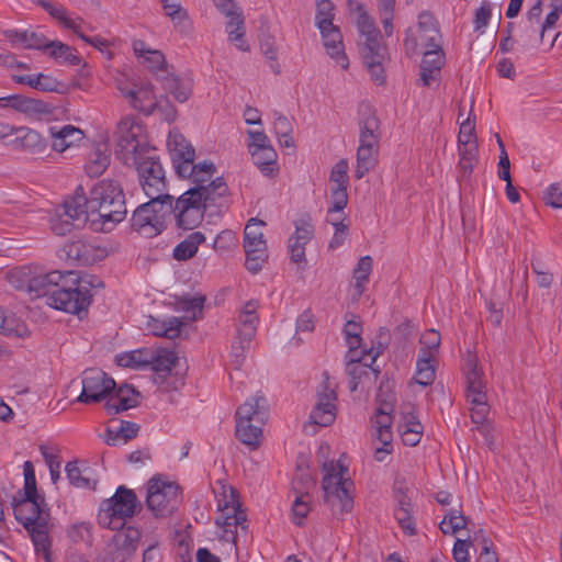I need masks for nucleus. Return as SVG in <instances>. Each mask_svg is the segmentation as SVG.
I'll return each mask as SVG.
<instances>
[{"label":"nucleus","mask_w":562,"mask_h":562,"mask_svg":"<svg viewBox=\"0 0 562 562\" xmlns=\"http://www.w3.org/2000/svg\"><path fill=\"white\" fill-rule=\"evenodd\" d=\"M125 194L121 183L103 179L95 183L86 195L82 186L56 209L50 226L56 235L64 236L75 228L89 223L93 232H111L126 217Z\"/></svg>","instance_id":"obj_1"},{"label":"nucleus","mask_w":562,"mask_h":562,"mask_svg":"<svg viewBox=\"0 0 562 562\" xmlns=\"http://www.w3.org/2000/svg\"><path fill=\"white\" fill-rule=\"evenodd\" d=\"M167 146L175 172L179 178L205 182L215 176L216 167L212 161L194 164V147L178 131L169 133Z\"/></svg>","instance_id":"obj_2"},{"label":"nucleus","mask_w":562,"mask_h":562,"mask_svg":"<svg viewBox=\"0 0 562 562\" xmlns=\"http://www.w3.org/2000/svg\"><path fill=\"white\" fill-rule=\"evenodd\" d=\"M324 477L322 481L323 499L334 515H344L353 507L351 491L353 482L346 477L348 468L340 462L325 461L322 465Z\"/></svg>","instance_id":"obj_3"},{"label":"nucleus","mask_w":562,"mask_h":562,"mask_svg":"<svg viewBox=\"0 0 562 562\" xmlns=\"http://www.w3.org/2000/svg\"><path fill=\"white\" fill-rule=\"evenodd\" d=\"M116 135L115 155L124 165L135 164L136 159L155 151L148 142L145 125L135 116L122 117Z\"/></svg>","instance_id":"obj_4"},{"label":"nucleus","mask_w":562,"mask_h":562,"mask_svg":"<svg viewBox=\"0 0 562 562\" xmlns=\"http://www.w3.org/2000/svg\"><path fill=\"white\" fill-rule=\"evenodd\" d=\"M267 419V400L257 394L241 404L236 412V437L251 450L257 449L261 443L262 426Z\"/></svg>","instance_id":"obj_5"},{"label":"nucleus","mask_w":562,"mask_h":562,"mask_svg":"<svg viewBox=\"0 0 562 562\" xmlns=\"http://www.w3.org/2000/svg\"><path fill=\"white\" fill-rule=\"evenodd\" d=\"M89 288H103V282L93 276L80 278L72 286L59 285L54 289L46 302L56 310L80 317L81 313H87L92 301Z\"/></svg>","instance_id":"obj_6"},{"label":"nucleus","mask_w":562,"mask_h":562,"mask_svg":"<svg viewBox=\"0 0 562 562\" xmlns=\"http://www.w3.org/2000/svg\"><path fill=\"white\" fill-rule=\"evenodd\" d=\"M140 509L142 504L135 492L122 485L111 498L102 502L98 522L103 528L121 530L126 520L134 517Z\"/></svg>","instance_id":"obj_7"},{"label":"nucleus","mask_w":562,"mask_h":562,"mask_svg":"<svg viewBox=\"0 0 562 562\" xmlns=\"http://www.w3.org/2000/svg\"><path fill=\"white\" fill-rule=\"evenodd\" d=\"M12 507L15 519L23 525L29 532L32 542L37 541L40 544L49 536L50 514L47 508L45 498H12Z\"/></svg>","instance_id":"obj_8"},{"label":"nucleus","mask_w":562,"mask_h":562,"mask_svg":"<svg viewBox=\"0 0 562 562\" xmlns=\"http://www.w3.org/2000/svg\"><path fill=\"white\" fill-rule=\"evenodd\" d=\"M148 198V202L140 204L133 212L131 226L139 234L153 237L166 228V217L171 211V195Z\"/></svg>","instance_id":"obj_9"},{"label":"nucleus","mask_w":562,"mask_h":562,"mask_svg":"<svg viewBox=\"0 0 562 562\" xmlns=\"http://www.w3.org/2000/svg\"><path fill=\"white\" fill-rule=\"evenodd\" d=\"M181 496L179 486L160 477H153L147 484L146 504L156 517H167L179 506Z\"/></svg>","instance_id":"obj_10"},{"label":"nucleus","mask_w":562,"mask_h":562,"mask_svg":"<svg viewBox=\"0 0 562 562\" xmlns=\"http://www.w3.org/2000/svg\"><path fill=\"white\" fill-rule=\"evenodd\" d=\"M418 46L424 48V50L432 47L440 48L441 46V33L438 22L428 11H424L418 15L416 30L408 29L406 31V37L404 40L406 54L408 56L415 55Z\"/></svg>","instance_id":"obj_11"},{"label":"nucleus","mask_w":562,"mask_h":562,"mask_svg":"<svg viewBox=\"0 0 562 562\" xmlns=\"http://www.w3.org/2000/svg\"><path fill=\"white\" fill-rule=\"evenodd\" d=\"M130 166L136 168L140 187L147 196L170 195L167 193L165 169L155 151L136 159V162Z\"/></svg>","instance_id":"obj_12"},{"label":"nucleus","mask_w":562,"mask_h":562,"mask_svg":"<svg viewBox=\"0 0 562 562\" xmlns=\"http://www.w3.org/2000/svg\"><path fill=\"white\" fill-rule=\"evenodd\" d=\"M171 211L169 215H173L176 225L182 231H191L198 227L203 218L205 209L201 202L199 192L188 189L176 201L171 195Z\"/></svg>","instance_id":"obj_13"},{"label":"nucleus","mask_w":562,"mask_h":562,"mask_svg":"<svg viewBox=\"0 0 562 562\" xmlns=\"http://www.w3.org/2000/svg\"><path fill=\"white\" fill-rule=\"evenodd\" d=\"M265 225L259 218H250L244 229V249L246 254L245 267L251 273H258L268 260L267 241L261 227Z\"/></svg>","instance_id":"obj_14"},{"label":"nucleus","mask_w":562,"mask_h":562,"mask_svg":"<svg viewBox=\"0 0 562 562\" xmlns=\"http://www.w3.org/2000/svg\"><path fill=\"white\" fill-rule=\"evenodd\" d=\"M336 384L330 381L328 372H324L317 391V402L310 416L311 420L323 427L331 425L336 418Z\"/></svg>","instance_id":"obj_15"},{"label":"nucleus","mask_w":562,"mask_h":562,"mask_svg":"<svg viewBox=\"0 0 562 562\" xmlns=\"http://www.w3.org/2000/svg\"><path fill=\"white\" fill-rule=\"evenodd\" d=\"M82 391L77 402L83 404L99 403L115 390V381L103 371L87 370L82 376Z\"/></svg>","instance_id":"obj_16"},{"label":"nucleus","mask_w":562,"mask_h":562,"mask_svg":"<svg viewBox=\"0 0 562 562\" xmlns=\"http://www.w3.org/2000/svg\"><path fill=\"white\" fill-rule=\"evenodd\" d=\"M485 387L482 370L473 364L467 373V398L472 405L471 419L473 423H481L486 419L488 405Z\"/></svg>","instance_id":"obj_17"},{"label":"nucleus","mask_w":562,"mask_h":562,"mask_svg":"<svg viewBox=\"0 0 562 562\" xmlns=\"http://www.w3.org/2000/svg\"><path fill=\"white\" fill-rule=\"evenodd\" d=\"M117 89L133 109L146 116L151 115L159 105L158 98L154 92L151 83H128L119 79Z\"/></svg>","instance_id":"obj_18"},{"label":"nucleus","mask_w":562,"mask_h":562,"mask_svg":"<svg viewBox=\"0 0 562 562\" xmlns=\"http://www.w3.org/2000/svg\"><path fill=\"white\" fill-rule=\"evenodd\" d=\"M140 537L139 529L133 526L119 530L108 544L111 562H126L131 559L138 548Z\"/></svg>","instance_id":"obj_19"},{"label":"nucleus","mask_w":562,"mask_h":562,"mask_svg":"<svg viewBox=\"0 0 562 562\" xmlns=\"http://www.w3.org/2000/svg\"><path fill=\"white\" fill-rule=\"evenodd\" d=\"M348 5L351 11H357L358 16L356 19V25L360 35L364 37L360 52L385 47L382 44V36L375 25L374 19L369 15L364 7L355 0H349Z\"/></svg>","instance_id":"obj_20"},{"label":"nucleus","mask_w":562,"mask_h":562,"mask_svg":"<svg viewBox=\"0 0 562 562\" xmlns=\"http://www.w3.org/2000/svg\"><path fill=\"white\" fill-rule=\"evenodd\" d=\"M195 187L190 188L191 191L199 192L201 194V202L203 207L215 206L218 210L227 206V193L228 187L223 177H213L205 182L192 181Z\"/></svg>","instance_id":"obj_21"},{"label":"nucleus","mask_w":562,"mask_h":562,"mask_svg":"<svg viewBox=\"0 0 562 562\" xmlns=\"http://www.w3.org/2000/svg\"><path fill=\"white\" fill-rule=\"evenodd\" d=\"M63 250L67 259L85 266L93 265L104 259L108 255L104 247L97 246L85 239L69 241L64 246Z\"/></svg>","instance_id":"obj_22"},{"label":"nucleus","mask_w":562,"mask_h":562,"mask_svg":"<svg viewBox=\"0 0 562 562\" xmlns=\"http://www.w3.org/2000/svg\"><path fill=\"white\" fill-rule=\"evenodd\" d=\"M0 108H10L30 117H40L53 113V106L49 103L21 94L0 98Z\"/></svg>","instance_id":"obj_23"},{"label":"nucleus","mask_w":562,"mask_h":562,"mask_svg":"<svg viewBox=\"0 0 562 562\" xmlns=\"http://www.w3.org/2000/svg\"><path fill=\"white\" fill-rule=\"evenodd\" d=\"M322 35L323 45L327 54L333 58L337 65L342 69H348L349 60L345 53V45L340 29L331 24L324 29H318Z\"/></svg>","instance_id":"obj_24"},{"label":"nucleus","mask_w":562,"mask_h":562,"mask_svg":"<svg viewBox=\"0 0 562 562\" xmlns=\"http://www.w3.org/2000/svg\"><path fill=\"white\" fill-rule=\"evenodd\" d=\"M445 64V54L442 45L440 48L432 47L424 50V57L420 63V81L425 87H429L439 78L441 67Z\"/></svg>","instance_id":"obj_25"},{"label":"nucleus","mask_w":562,"mask_h":562,"mask_svg":"<svg viewBox=\"0 0 562 562\" xmlns=\"http://www.w3.org/2000/svg\"><path fill=\"white\" fill-rule=\"evenodd\" d=\"M113 395L110 394L105 409L110 415L119 414L123 411L136 407L138 405L139 393L131 385L123 384L113 391Z\"/></svg>","instance_id":"obj_26"},{"label":"nucleus","mask_w":562,"mask_h":562,"mask_svg":"<svg viewBox=\"0 0 562 562\" xmlns=\"http://www.w3.org/2000/svg\"><path fill=\"white\" fill-rule=\"evenodd\" d=\"M48 132L52 138V148L58 153H64L66 149L81 142L85 137L80 128L70 124L60 127L50 126Z\"/></svg>","instance_id":"obj_27"},{"label":"nucleus","mask_w":562,"mask_h":562,"mask_svg":"<svg viewBox=\"0 0 562 562\" xmlns=\"http://www.w3.org/2000/svg\"><path fill=\"white\" fill-rule=\"evenodd\" d=\"M110 157L108 143L101 142L94 144L87 156V162L85 165L86 173L90 178L100 177L108 169Z\"/></svg>","instance_id":"obj_28"},{"label":"nucleus","mask_w":562,"mask_h":562,"mask_svg":"<svg viewBox=\"0 0 562 562\" xmlns=\"http://www.w3.org/2000/svg\"><path fill=\"white\" fill-rule=\"evenodd\" d=\"M16 137L12 140V145L16 149H21L31 154L43 153L46 148V142L42 135L26 126L15 127Z\"/></svg>","instance_id":"obj_29"},{"label":"nucleus","mask_w":562,"mask_h":562,"mask_svg":"<svg viewBox=\"0 0 562 562\" xmlns=\"http://www.w3.org/2000/svg\"><path fill=\"white\" fill-rule=\"evenodd\" d=\"M403 422L398 425V432L404 445L415 447L419 443L424 427L417 418L414 408L403 412Z\"/></svg>","instance_id":"obj_30"},{"label":"nucleus","mask_w":562,"mask_h":562,"mask_svg":"<svg viewBox=\"0 0 562 562\" xmlns=\"http://www.w3.org/2000/svg\"><path fill=\"white\" fill-rule=\"evenodd\" d=\"M63 278L64 276L61 272L56 270L36 274L30 278L27 282V290L36 296H46L48 299L52 291L59 288V283Z\"/></svg>","instance_id":"obj_31"},{"label":"nucleus","mask_w":562,"mask_h":562,"mask_svg":"<svg viewBox=\"0 0 562 562\" xmlns=\"http://www.w3.org/2000/svg\"><path fill=\"white\" fill-rule=\"evenodd\" d=\"M133 49L138 58H142V63L151 72L162 71L166 72V58L160 50L150 49L146 43L142 40L133 42Z\"/></svg>","instance_id":"obj_32"},{"label":"nucleus","mask_w":562,"mask_h":562,"mask_svg":"<svg viewBox=\"0 0 562 562\" xmlns=\"http://www.w3.org/2000/svg\"><path fill=\"white\" fill-rule=\"evenodd\" d=\"M113 425L106 429L105 442L109 446H116L120 441L126 443L138 434L139 426L127 420H113Z\"/></svg>","instance_id":"obj_33"},{"label":"nucleus","mask_w":562,"mask_h":562,"mask_svg":"<svg viewBox=\"0 0 562 562\" xmlns=\"http://www.w3.org/2000/svg\"><path fill=\"white\" fill-rule=\"evenodd\" d=\"M385 47L361 50V56L363 59V64L366 65L369 74L371 75L372 80L376 85L384 83V68L383 60L385 58Z\"/></svg>","instance_id":"obj_34"},{"label":"nucleus","mask_w":562,"mask_h":562,"mask_svg":"<svg viewBox=\"0 0 562 562\" xmlns=\"http://www.w3.org/2000/svg\"><path fill=\"white\" fill-rule=\"evenodd\" d=\"M160 2L165 14L171 19L175 29L181 33L189 32L191 29V22L187 10L181 7V1L160 0Z\"/></svg>","instance_id":"obj_35"},{"label":"nucleus","mask_w":562,"mask_h":562,"mask_svg":"<svg viewBox=\"0 0 562 562\" xmlns=\"http://www.w3.org/2000/svg\"><path fill=\"white\" fill-rule=\"evenodd\" d=\"M236 496L235 491L231 487V499H220L218 510L220 515L216 517L215 524L224 528L226 532L231 531L232 527H237L236 520Z\"/></svg>","instance_id":"obj_36"},{"label":"nucleus","mask_w":562,"mask_h":562,"mask_svg":"<svg viewBox=\"0 0 562 562\" xmlns=\"http://www.w3.org/2000/svg\"><path fill=\"white\" fill-rule=\"evenodd\" d=\"M251 156L255 165L267 177H273L278 172L277 153L272 146L262 149H252Z\"/></svg>","instance_id":"obj_37"},{"label":"nucleus","mask_w":562,"mask_h":562,"mask_svg":"<svg viewBox=\"0 0 562 562\" xmlns=\"http://www.w3.org/2000/svg\"><path fill=\"white\" fill-rule=\"evenodd\" d=\"M12 80L15 83L19 85H27L33 89L45 91V92H53L57 91L58 82L50 76L44 75V74H37V75H13Z\"/></svg>","instance_id":"obj_38"},{"label":"nucleus","mask_w":562,"mask_h":562,"mask_svg":"<svg viewBox=\"0 0 562 562\" xmlns=\"http://www.w3.org/2000/svg\"><path fill=\"white\" fill-rule=\"evenodd\" d=\"M205 241V236L201 232L189 234L173 249V258L177 260H188L192 258L199 249V246Z\"/></svg>","instance_id":"obj_39"},{"label":"nucleus","mask_w":562,"mask_h":562,"mask_svg":"<svg viewBox=\"0 0 562 562\" xmlns=\"http://www.w3.org/2000/svg\"><path fill=\"white\" fill-rule=\"evenodd\" d=\"M379 149L373 147L359 146L357 149V166L355 177L362 179L378 164Z\"/></svg>","instance_id":"obj_40"},{"label":"nucleus","mask_w":562,"mask_h":562,"mask_svg":"<svg viewBox=\"0 0 562 562\" xmlns=\"http://www.w3.org/2000/svg\"><path fill=\"white\" fill-rule=\"evenodd\" d=\"M258 307V303L256 301L247 302L243 311L239 315L240 326L237 330L243 331L245 340L249 338H254L257 330L258 316L256 314V310Z\"/></svg>","instance_id":"obj_41"},{"label":"nucleus","mask_w":562,"mask_h":562,"mask_svg":"<svg viewBox=\"0 0 562 562\" xmlns=\"http://www.w3.org/2000/svg\"><path fill=\"white\" fill-rule=\"evenodd\" d=\"M435 359L429 358L428 353L418 355L416 362L415 381L419 385L428 386L434 383L436 378V370L434 366Z\"/></svg>","instance_id":"obj_42"},{"label":"nucleus","mask_w":562,"mask_h":562,"mask_svg":"<svg viewBox=\"0 0 562 562\" xmlns=\"http://www.w3.org/2000/svg\"><path fill=\"white\" fill-rule=\"evenodd\" d=\"M412 513L413 504L411 503V499L402 497L400 504H397V507L395 508L394 517L403 531L409 536L416 533L415 521Z\"/></svg>","instance_id":"obj_43"},{"label":"nucleus","mask_w":562,"mask_h":562,"mask_svg":"<svg viewBox=\"0 0 562 562\" xmlns=\"http://www.w3.org/2000/svg\"><path fill=\"white\" fill-rule=\"evenodd\" d=\"M176 361L177 357L172 351L161 350L155 356L150 352L149 366L156 372L158 379L165 378L171 371Z\"/></svg>","instance_id":"obj_44"},{"label":"nucleus","mask_w":562,"mask_h":562,"mask_svg":"<svg viewBox=\"0 0 562 562\" xmlns=\"http://www.w3.org/2000/svg\"><path fill=\"white\" fill-rule=\"evenodd\" d=\"M115 360L120 367L140 369L149 366L150 352L148 350L137 349L120 353L116 356Z\"/></svg>","instance_id":"obj_45"},{"label":"nucleus","mask_w":562,"mask_h":562,"mask_svg":"<svg viewBox=\"0 0 562 562\" xmlns=\"http://www.w3.org/2000/svg\"><path fill=\"white\" fill-rule=\"evenodd\" d=\"M161 82L164 89L173 95V98L179 102H186L190 94L191 88L188 83L181 81L178 77L167 74L161 77Z\"/></svg>","instance_id":"obj_46"},{"label":"nucleus","mask_w":562,"mask_h":562,"mask_svg":"<svg viewBox=\"0 0 562 562\" xmlns=\"http://www.w3.org/2000/svg\"><path fill=\"white\" fill-rule=\"evenodd\" d=\"M373 260L370 256H363L359 259L356 268L353 269L355 290L357 296H361L364 292L366 283L372 272Z\"/></svg>","instance_id":"obj_47"},{"label":"nucleus","mask_w":562,"mask_h":562,"mask_svg":"<svg viewBox=\"0 0 562 562\" xmlns=\"http://www.w3.org/2000/svg\"><path fill=\"white\" fill-rule=\"evenodd\" d=\"M470 518L464 516L460 510L450 509L439 525L440 530L447 535H456L458 531L465 529Z\"/></svg>","instance_id":"obj_48"},{"label":"nucleus","mask_w":562,"mask_h":562,"mask_svg":"<svg viewBox=\"0 0 562 562\" xmlns=\"http://www.w3.org/2000/svg\"><path fill=\"white\" fill-rule=\"evenodd\" d=\"M360 135L381 136L380 120L370 106H364L359 113Z\"/></svg>","instance_id":"obj_49"},{"label":"nucleus","mask_w":562,"mask_h":562,"mask_svg":"<svg viewBox=\"0 0 562 562\" xmlns=\"http://www.w3.org/2000/svg\"><path fill=\"white\" fill-rule=\"evenodd\" d=\"M459 148V168L461 178L467 179L471 176L475 164L477 162V144L469 146H458Z\"/></svg>","instance_id":"obj_50"},{"label":"nucleus","mask_w":562,"mask_h":562,"mask_svg":"<svg viewBox=\"0 0 562 562\" xmlns=\"http://www.w3.org/2000/svg\"><path fill=\"white\" fill-rule=\"evenodd\" d=\"M295 499L292 504V521L296 526H303L304 519L311 512L312 496L310 493H295Z\"/></svg>","instance_id":"obj_51"},{"label":"nucleus","mask_w":562,"mask_h":562,"mask_svg":"<svg viewBox=\"0 0 562 562\" xmlns=\"http://www.w3.org/2000/svg\"><path fill=\"white\" fill-rule=\"evenodd\" d=\"M542 14V5L540 3L532 4L526 12V23L522 26V36L526 41L531 40L537 33L540 26V20Z\"/></svg>","instance_id":"obj_52"},{"label":"nucleus","mask_w":562,"mask_h":562,"mask_svg":"<svg viewBox=\"0 0 562 562\" xmlns=\"http://www.w3.org/2000/svg\"><path fill=\"white\" fill-rule=\"evenodd\" d=\"M227 32L229 40L236 43V46L240 50H248V45L244 40L245 29H244V19L241 15H233V18L227 23Z\"/></svg>","instance_id":"obj_53"},{"label":"nucleus","mask_w":562,"mask_h":562,"mask_svg":"<svg viewBox=\"0 0 562 562\" xmlns=\"http://www.w3.org/2000/svg\"><path fill=\"white\" fill-rule=\"evenodd\" d=\"M335 5L330 0H316L315 23L318 29L334 24Z\"/></svg>","instance_id":"obj_54"},{"label":"nucleus","mask_w":562,"mask_h":562,"mask_svg":"<svg viewBox=\"0 0 562 562\" xmlns=\"http://www.w3.org/2000/svg\"><path fill=\"white\" fill-rule=\"evenodd\" d=\"M69 483L76 487L95 488L97 482L83 476L77 465V461H69L65 468Z\"/></svg>","instance_id":"obj_55"},{"label":"nucleus","mask_w":562,"mask_h":562,"mask_svg":"<svg viewBox=\"0 0 562 562\" xmlns=\"http://www.w3.org/2000/svg\"><path fill=\"white\" fill-rule=\"evenodd\" d=\"M440 341L441 337L437 330L429 329L425 331L419 340L422 347L419 348L418 355L428 353L429 351V358L435 359L436 355L438 353Z\"/></svg>","instance_id":"obj_56"},{"label":"nucleus","mask_w":562,"mask_h":562,"mask_svg":"<svg viewBox=\"0 0 562 562\" xmlns=\"http://www.w3.org/2000/svg\"><path fill=\"white\" fill-rule=\"evenodd\" d=\"M373 426L376 429V438L381 443H387V440H392V415L375 413Z\"/></svg>","instance_id":"obj_57"},{"label":"nucleus","mask_w":562,"mask_h":562,"mask_svg":"<svg viewBox=\"0 0 562 562\" xmlns=\"http://www.w3.org/2000/svg\"><path fill=\"white\" fill-rule=\"evenodd\" d=\"M361 325L355 321H348L344 327L346 342L349 346V353H356L361 345Z\"/></svg>","instance_id":"obj_58"},{"label":"nucleus","mask_w":562,"mask_h":562,"mask_svg":"<svg viewBox=\"0 0 562 562\" xmlns=\"http://www.w3.org/2000/svg\"><path fill=\"white\" fill-rule=\"evenodd\" d=\"M348 169L349 166L346 159H340L334 165L329 175L331 187H349Z\"/></svg>","instance_id":"obj_59"},{"label":"nucleus","mask_w":562,"mask_h":562,"mask_svg":"<svg viewBox=\"0 0 562 562\" xmlns=\"http://www.w3.org/2000/svg\"><path fill=\"white\" fill-rule=\"evenodd\" d=\"M348 187H331L330 189V198H331V206L328 209V213L331 215L334 213H340L348 204Z\"/></svg>","instance_id":"obj_60"},{"label":"nucleus","mask_w":562,"mask_h":562,"mask_svg":"<svg viewBox=\"0 0 562 562\" xmlns=\"http://www.w3.org/2000/svg\"><path fill=\"white\" fill-rule=\"evenodd\" d=\"M44 10L54 19L59 21L64 27L77 31V21L70 19L67 15V10L63 5H56L49 1V7H45Z\"/></svg>","instance_id":"obj_61"},{"label":"nucleus","mask_w":562,"mask_h":562,"mask_svg":"<svg viewBox=\"0 0 562 562\" xmlns=\"http://www.w3.org/2000/svg\"><path fill=\"white\" fill-rule=\"evenodd\" d=\"M293 236L303 243H308L313 238L314 226L310 216H303L295 221V232Z\"/></svg>","instance_id":"obj_62"},{"label":"nucleus","mask_w":562,"mask_h":562,"mask_svg":"<svg viewBox=\"0 0 562 562\" xmlns=\"http://www.w3.org/2000/svg\"><path fill=\"white\" fill-rule=\"evenodd\" d=\"M307 243H303L295 238V236H291L288 241V248L290 251V259L292 262L301 265L306 262L305 256V246Z\"/></svg>","instance_id":"obj_63"},{"label":"nucleus","mask_w":562,"mask_h":562,"mask_svg":"<svg viewBox=\"0 0 562 562\" xmlns=\"http://www.w3.org/2000/svg\"><path fill=\"white\" fill-rule=\"evenodd\" d=\"M492 18V5L488 1H484L481 7L475 11L474 14V31L483 32V30L487 26L490 20Z\"/></svg>","instance_id":"obj_64"}]
</instances>
